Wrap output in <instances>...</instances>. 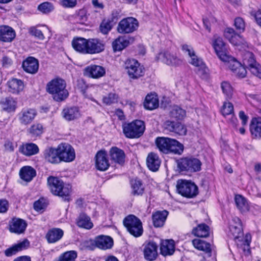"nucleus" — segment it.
Returning a JSON list of instances; mask_svg holds the SVG:
<instances>
[{
	"label": "nucleus",
	"mask_w": 261,
	"mask_h": 261,
	"mask_svg": "<svg viewBox=\"0 0 261 261\" xmlns=\"http://www.w3.org/2000/svg\"><path fill=\"white\" fill-rule=\"evenodd\" d=\"M230 236L236 240L238 247L241 248L244 252L250 253V243L251 237L250 235H246L245 239L241 237L243 236V228L241 220L238 217H234L232 219L229 225Z\"/></svg>",
	"instance_id": "obj_1"
},
{
	"label": "nucleus",
	"mask_w": 261,
	"mask_h": 261,
	"mask_svg": "<svg viewBox=\"0 0 261 261\" xmlns=\"http://www.w3.org/2000/svg\"><path fill=\"white\" fill-rule=\"evenodd\" d=\"M46 91L51 95L53 99L57 102L65 100L69 95L66 89V83L62 79H54L49 82L46 86Z\"/></svg>",
	"instance_id": "obj_2"
},
{
	"label": "nucleus",
	"mask_w": 261,
	"mask_h": 261,
	"mask_svg": "<svg viewBox=\"0 0 261 261\" xmlns=\"http://www.w3.org/2000/svg\"><path fill=\"white\" fill-rule=\"evenodd\" d=\"M159 150L165 154L173 153L180 154L184 150V146L175 139L167 137H157L155 141Z\"/></svg>",
	"instance_id": "obj_3"
},
{
	"label": "nucleus",
	"mask_w": 261,
	"mask_h": 261,
	"mask_svg": "<svg viewBox=\"0 0 261 261\" xmlns=\"http://www.w3.org/2000/svg\"><path fill=\"white\" fill-rule=\"evenodd\" d=\"M47 184L51 192L54 195L62 197L64 201L70 200L71 188L70 185H65L62 180L52 176L48 177Z\"/></svg>",
	"instance_id": "obj_4"
},
{
	"label": "nucleus",
	"mask_w": 261,
	"mask_h": 261,
	"mask_svg": "<svg viewBox=\"0 0 261 261\" xmlns=\"http://www.w3.org/2000/svg\"><path fill=\"white\" fill-rule=\"evenodd\" d=\"M182 49L186 53H188L191 57L190 63L197 67V74L202 79H207L208 69L202 60L195 55L193 48L191 46L185 44L182 45Z\"/></svg>",
	"instance_id": "obj_5"
},
{
	"label": "nucleus",
	"mask_w": 261,
	"mask_h": 261,
	"mask_svg": "<svg viewBox=\"0 0 261 261\" xmlns=\"http://www.w3.org/2000/svg\"><path fill=\"white\" fill-rule=\"evenodd\" d=\"M122 128L126 137L138 138L143 134L145 126L143 121L136 120L130 123H124Z\"/></svg>",
	"instance_id": "obj_6"
},
{
	"label": "nucleus",
	"mask_w": 261,
	"mask_h": 261,
	"mask_svg": "<svg viewBox=\"0 0 261 261\" xmlns=\"http://www.w3.org/2000/svg\"><path fill=\"white\" fill-rule=\"evenodd\" d=\"M124 226L130 234L135 237H140L143 232L141 220L134 215L126 216L123 221Z\"/></svg>",
	"instance_id": "obj_7"
},
{
	"label": "nucleus",
	"mask_w": 261,
	"mask_h": 261,
	"mask_svg": "<svg viewBox=\"0 0 261 261\" xmlns=\"http://www.w3.org/2000/svg\"><path fill=\"white\" fill-rule=\"evenodd\" d=\"M176 187L178 193L187 198H193L198 194L197 186L190 181L178 180Z\"/></svg>",
	"instance_id": "obj_8"
},
{
	"label": "nucleus",
	"mask_w": 261,
	"mask_h": 261,
	"mask_svg": "<svg viewBox=\"0 0 261 261\" xmlns=\"http://www.w3.org/2000/svg\"><path fill=\"white\" fill-rule=\"evenodd\" d=\"M124 68L131 79H138L144 73V68L135 59H127L124 63Z\"/></svg>",
	"instance_id": "obj_9"
},
{
	"label": "nucleus",
	"mask_w": 261,
	"mask_h": 261,
	"mask_svg": "<svg viewBox=\"0 0 261 261\" xmlns=\"http://www.w3.org/2000/svg\"><path fill=\"white\" fill-rule=\"evenodd\" d=\"M178 167L181 171L196 172L201 170V162L195 158H185L179 160Z\"/></svg>",
	"instance_id": "obj_10"
},
{
	"label": "nucleus",
	"mask_w": 261,
	"mask_h": 261,
	"mask_svg": "<svg viewBox=\"0 0 261 261\" xmlns=\"http://www.w3.org/2000/svg\"><path fill=\"white\" fill-rule=\"evenodd\" d=\"M138 20L133 17H127L121 20L117 27V31L122 34L131 33L138 27Z\"/></svg>",
	"instance_id": "obj_11"
},
{
	"label": "nucleus",
	"mask_w": 261,
	"mask_h": 261,
	"mask_svg": "<svg viewBox=\"0 0 261 261\" xmlns=\"http://www.w3.org/2000/svg\"><path fill=\"white\" fill-rule=\"evenodd\" d=\"M60 162L64 161L70 162L75 158V153L73 148L69 144L61 143L58 146Z\"/></svg>",
	"instance_id": "obj_12"
},
{
	"label": "nucleus",
	"mask_w": 261,
	"mask_h": 261,
	"mask_svg": "<svg viewBox=\"0 0 261 261\" xmlns=\"http://www.w3.org/2000/svg\"><path fill=\"white\" fill-rule=\"evenodd\" d=\"M158 60H161L168 65L177 66L182 64V60L178 58L175 54L168 51L160 53L156 56Z\"/></svg>",
	"instance_id": "obj_13"
},
{
	"label": "nucleus",
	"mask_w": 261,
	"mask_h": 261,
	"mask_svg": "<svg viewBox=\"0 0 261 261\" xmlns=\"http://www.w3.org/2000/svg\"><path fill=\"white\" fill-rule=\"evenodd\" d=\"M213 47L218 58L222 61H228L230 56L228 55L225 45L221 37H217L214 43Z\"/></svg>",
	"instance_id": "obj_14"
},
{
	"label": "nucleus",
	"mask_w": 261,
	"mask_h": 261,
	"mask_svg": "<svg viewBox=\"0 0 261 261\" xmlns=\"http://www.w3.org/2000/svg\"><path fill=\"white\" fill-rule=\"evenodd\" d=\"M37 111L32 108H24L18 114V120L20 123L24 125L30 124L37 116Z\"/></svg>",
	"instance_id": "obj_15"
},
{
	"label": "nucleus",
	"mask_w": 261,
	"mask_h": 261,
	"mask_svg": "<svg viewBox=\"0 0 261 261\" xmlns=\"http://www.w3.org/2000/svg\"><path fill=\"white\" fill-rule=\"evenodd\" d=\"M27 226L26 221L18 218L14 217L9 222V229L12 233H22L25 230Z\"/></svg>",
	"instance_id": "obj_16"
},
{
	"label": "nucleus",
	"mask_w": 261,
	"mask_h": 261,
	"mask_svg": "<svg viewBox=\"0 0 261 261\" xmlns=\"http://www.w3.org/2000/svg\"><path fill=\"white\" fill-rule=\"evenodd\" d=\"M88 54H98L105 49V43L98 38L88 39Z\"/></svg>",
	"instance_id": "obj_17"
},
{
	"label": "nucleus",
	"mask_w": 261,
	"mask_h": 261,
	"mask_svg": "<svg viewBox=\"0 0 261 261\" xmlns=\"http://www.w3.org/2000/svg\"><path fill=\"white\" fill-rule=\"evenodd\" d=\"M164 128L167 131L174 133L179 135H185L187 128L185 126L179 122L167 120L164 124Z\"/></svg>",
	"instance_id": "obj_18"
},
{
	"label": "nucleus",
	"mask_w": 261,
	"mask_h": 261,
	"mask_svg": "<svg viewBox=\"0 0 261 261\" xmlns=\"http://www.w3.org/2000/svg\"><path fill=\"white\" fill-rule=\"evenodd\" d=\"M158 246L155 242H149L144 244L143 253L145 259L154 260L158 257Z\"/></svg>",
	"instance_id": "obj_19"
},
{
	"label": "nucleus",
	"mask_w": 261,
	"mask_h": 261,
	"mask_svg": "<svg viewBox=\"0 0 261 261\" xmlns=\"http://www.w3.org/2000/svg\"><path fill=\"white\" fill-rule=\"evenodd\" d=\"M95 166L100 171H106L110 166L107 154L105 150H100L95 155Z\"/></svg>",
	"instance_id": "obj_20"
},
{
	"label": "nucleus",
	"mask_w": 261,
	"mask_h": 261,
	"mask_svg": "<svg viewBox=\"0 0 261 261\" xmlns=\"http://www.w3.org/2000/svg\"><path fill=\"white\" fill-rule=\"evenodd\" d=\"M6 85L8 92L14 94H19L23 91L24 87L23 82L16 78L9 79Z\"/></svg>",
	"instance_id": "obj_21"
},
{
	"label": "nucleus",
	"mask_w": 261,
	"mask_h": 261,
	"mask_svg": "<svg viewBox=\"0 0 261 261\" xmlns=\"http://www.w3.org/2000/svg\"><path fill=\"white\" fill-rule=\"evenodd\" d=\"M64 235V231L59 228H53L48 230L45 238L49 244H54L60 240Z\"/></svg>",
	"instance_id": "obj_22"
},
{
	"label": "nucleus",
	"mask_w": 261,
	"mask_h": 261,
	"mask_svg": "<svg viewBox=\"0 0 261 261\" xmlns=\"http://www.w3.org/2000/svg\"><path fill=\"white\" fill-rule=\"evenodd\" d=\"M85 74L89 77L98 79L103 76L106 73L105 69L100 66L92 65L85 68Z\"/></svg>",
	"instance_id": "obj_23"
},
{
	"label": "nucleus",
	"mask_w": 261,
	"mask_h": 261,
	"mask_svg": "<svg viewBox=\"0 0 261 261\" xmlns=\"http://www.w3.org/2000/svg\"><path fill=\"white\" fill-rule=\"evenodd\" d=\"M88 39L82 37L74 38L72 41L74 50L83 54H88Z\"/></svg>",
	"instance_id": "obj_24"
},
{
	"label": "nucleus",
	"mask_w": 261,
	"mask_h": 261,
	"mask_svg": "<svg viewBox=\"0 0 261 261\" xmlns=\"http://www.w3.org/2000/svg\"><path fill=\"white\" fill-rule=\"evenodd\" d=\"M22 67L28 73L34 74L38 70L39 63L34 57H29L22 63Z\"/></svg>",
	"instance_id": "obj_25"
},
{
	"label": "nucleus",
	"mask_w": 261,
	"mask_h": 261,
	"mask_svg": "<svg viewBox=\"0 0 261 261\" xmlns=\"http://www.w3.org/2000/svg\"><path fill=\"white\" fill-rule=\"evenodd\" d=\"M29 241L25 239L7 249L4 252L5 255L7 257L12 256L16 254L18 252L27 249L29 246Z\"/></svg>",
	"instance_id": "obj_26"
},
{
	"label": "nucleus",
	"mask_w": 261,
	"mask_h": 261,
	"mask_svg": "<svg viewBox=\"0 0 261 261\" xmlns=\"http://www.w3.org/2000/svg\"><path fill=\"white\" fill-rule=\"evenodd\" d=\"M94 242L97 247L102 250L110 249L113 245V239L110 237L106 236L97 237Z\"/></svg>",
	"instance_id": "obj_27"
},
{
	"label": "nucleus",
	"mask_w": 261,
	"mask_h": 261,
	"mask_svg": "<svg viewBox=\"0 0 261 261\" xmlns=\"http://www.w3.org/2000/svg\"><path fill=\"white\" fill-rule=\"evenodd\" d=\"M175 242L173 240L163 241L160 245L161 254L164 256L172 255L175 252Z\"/></svg>",
	"instance_id": "obj_28"
},
{
	"label": "nucleus",
	"mask_w": 261,
	"mask_h": 261,
	"mask_svg": "<svg viewBox=\"0 0 261 261\" xmlns=\"http://www.w3.org/2000/svg\"><path fill=\"white\" fill-rule=\"evenodd\" d=\"M15 37L14 30L7 25L0 27V40L3 42H11Z\"/></svg>",
	"instance_id": "obj_29"
},
{
	"label": "nucleus",
	"mask_w": 261,
	"mask_h": 261,
	"mask_svg": "<svg viewBox=\"0 0 261 261\" xmlns=\"http://www.w3.org/2000/svg\"><path fill=\"white\" fill-rule=\"evenodd\" d=\"M43 155L45 159L48 162L53 164L60 163L58 147L57 148H46L44 151Z\"/></svg>",
	"instance_id": "obj_30"
},
{
	"label": "nucleus",
	"mask_w": 261,
	"mask_h": 261,
	"mask_svg": "<svg viewBox=\"0 0 261 261\" xmlns=\"http://www.w3.org/2000/svg\"><path fill=\"white\" fill-rule=\"evenodd\" d=\"M111 159L115 163L122 165L125 161V153L123 150L117 147H113L110 150Z\"/></svg>",
	"instance_id": "obj_31"
},
{
	"label": "nucleus",
	"mask_w": 261,
	"mask_h": 261,
	"mask_svg": "<svg viewBox=\"0 0 261 261\" xmlns=\"http://www.w3.org/2000/svg\"><path fill=\"white\" fill-rule=\"evenodd\" d=\"M62 115L67 121L74 120L81 116L79 110L76 107L64 108L62 112Z\"/></svg>",
	"instance_id": "obj_32"
},
{
	"label": "nucleus",
	"mask_w": 261,
	"mask_h": 261,
	"mask_svg": "<svg viewBox=\"0 0 261 261\" xmlns=\"http://www.w3.org/2000/svg\"><path fill=\"white\" fill-rule=\"evenodd\" d=\"M250 130L253 138L261 137V118H253L250 125Z\"/></svg>",
	"instance_id": "obj_33"
},
{
	"label": "nucleus",
	"mask_w": 261,
	"mask_h": 261,
	"mask_svg": "<svg viewBox=\"0 0 261 261\" xmlns=\"http://www.w3.org/2000/svg\"><path fill=\"white\" fill-rule=\"evenodd\" d=\"M146 164L150 170L156 171L158 170L160 166L161 160L156 154L151 152L147 156Z\"/></svg>",
	"instance_id": "obj_34"
},
{
	"label": "nucleus",
	"mask_w": 261,
	"mask_h": 261,
	"mask_svg": "<svg viewBox=\"0 0 261 261\" xmlns=\"http://www.w3.org/2000/svg\"><path fill=\"white\" fill-rule=\"evenodd\" d=\"M168 212L166 211H157L152 216L153 225L155 227H160L164 225L167 219Z\"/></svg>",
	"instance_id": "obj_35"
},
{
	"label": "nucleus",
	"mask_w": 261,
	"mask_h": 261,
	"mask_svg": "<svg viewBox=\"0 0 261 261\" xmlns=\"http://www.w3.org/2000/svg\"><path fill=\"white\" fill-rule=\"evenodd\" d=\"M36 175L35 170L31 166H24L19 171L20 178L27 182L31 181Z\"/></svg>",
	"instance_id": "obj_36"
},
{
	"label": "nucleus",
	"mask_w": 261,
	"mask_h": 261,
	"mask_svg": "<svg viewBox=\"0 0 261 261\" xmlns=\"http://www.w3.org/2000/svg\"><path fill=\"white\" fill-rule=\"evenodd\" d=\"M0 104L4 111L9 113L15 111L17 101L13 97L9 96L2 99Z\"/></svg>",
	"instance_id": "obj_37"
},
{
	"label": "nucleus",
	"mask_w": 261,
	"mask_h": 261,
	"mask_svg": "<svg viewBox=\"0 0 261 261\" xmlns=\"http://www.w3.org/2000/svg\"><path fill=\"white\" fill-rule=\"evenodd\" d=\"M159 99L155 94H147L144 102V108L149 110H152L159 107Z\"/></svg>",
	"instance_id": "obj_38"
},
{
	"label": "nucleus",
	"mask_w": 261,
	"mask_h": 261,
	"mask_svg": "<svg viewBox=\"0 0 261 261\" xmlns=\"http://www.w3.org/2000/svg\"><path fill=\"white\" fill-rule=\"evenodd\" d=\"M76 224L79 227L87 229H90L93 226L90 218L85 213L80 214L77 218Z\"/></svg>",
	"instance_id": "obj_39"
},
{
	"label": "nucleus",
	"mask_w": 261,
	"mask_h": 261,
	"mask_svg": "<svg viewBox=\"0 0 261 261\" xmlns=\"http://www.w3.org/2000/svg\"><path fill=\"white\" fill-rule=\"evenodd\" d=\"M192 234L198 237H207L210 235V227L204 223L200 224L193 229Z\"/></svg>",
	"instance_id": "obj_40"
},
{
	"label": "nucleus",
	"mask_w": 261,
	"mask_h": 261,
	"mask_svg": "<svg viewBox=\"0 0 261 261\" xmlns=\"http://www.w3.org/2000/svg\"><path fill=\"white\" fill-rule=\"evenodd\" d=\"M192 244L195 248L204 251L208 254V256H211L212 249L210 243L200 239H195L192 241Z\"/></svg>",
	"instance_id": "obj_41"
},
{
	"label": "nucleus",
	"mask_w": 261,
	"mask_h": 261,
	"mask_svg": "<svg viewBox=\"0 0 261 261\" xmlns=\"http://www.w3.org/2000/svg\"><path fill=\"white\" fill-rule=\"evenodd\" d=\"M132 193L134 196H141L144 192V187L141 180L133 179L131 181Z\"/></svg>",
	"instance_id": "obj_42"
},
{
	"label": "nucleus",
	"mask_w": 261,
	"mask_h": 261,
	"mask_svg": "<svg viewBox=\"0 0 261 261\" xmlns=\"http://www.w3.org/2000/svg\"><path fill=\"white\" fill-rule=\"evenodd\" d=\"M169 116L173 119L182 120L186 116V112L177 106H173L171 108Z\"/></svg>",
	"instance_id": "obj_43"
},
{
	"label": "nucleus",
	"mask_w": 261,
	"mask_h": 261,
	"mask_svg": "<svg viewBox=\"0 0 261 261\" xmlns=\"http://www.w3.org/2000/svg\"><path fill=\"white\" fill-rule=\"evenodd\" d=\"M20 151L27 156H31L37 153L39 151L38 146L34 143L27 144L21 146Z\"/></svg>",
	"instance_id": "obj_44"
},
{
	"label": "nucleus",
	"mask_w": 261,
	"mask_h": 261,
	"mask_svg": "<svg viewBox=\"0 0 261 261\" xmlns=\"http://www.w3.org/2000/svg\"><path fill=\"white\" fill-rule=\"evenodd\" d=\"M129 41L124 37H118L112 43V47L114 51H120L128 46Z\"/></svg>",
	"instance_id": "obj_45"
},
{
	"label": "nucleus",
	"mask_w": 261,
	"mask_h": 261,
	"mask_svg": "<svg viewBox=\"0 0 261 261\" xmlns=\"http://www.w3.org/2000/svg\"><path fill=\"white\" fill-rule=\"evenodd\" d=\"M235 202L238 208L241 212H246L249 210V205L246 199L241 195L235 196Z\"/></svg>",
	"instance_id": "obj_46"
},
{
	"label": "nucleus",
	"mask_w": 261,
	"mask_h": 261,
	"mask_svg": "<svg viewBox=\"0 0 261 261\" xmlns=\"http://www.w3.org/2000/svg\"><path fill=\"white\" fill-rule=\"evenodd\" d=\"M113 19H104L101 22L99 26V30L103 35L108 34L112 30L113 24Z\"/></svg>",
	"instance_id": "obj_47"
},
{
	"label": "nucleus",
	"mask_w": 261,
	"mask_h": 261,
	"mask_svg": "<svg viewBox=\"0 0 261 261\" xmlns=\"http://www.w3.org/2000/svg\"><path fill=\"white\" fill-rule=\"evenodd\" d=\"M244 64L248 66L250 71L252 67H254L258 64L255 59L254 55L251 52H248L245 54L244 59Z\"/></svg>",
	"instance_id": "obj_48"
},
{
	"label": "nucleus",
	"mask_w": 261,
	"mask_h": 261,
	"mask_svg": "<svg viewBox=\"0 0 261 261\" xmlns=\"http://www.w3.org/2000/svg\"><path fill=\"white\" fill-rule=\"evenodd\" d=\"M77 257V253L75 251L71 250L62 253L59 256V261H74Z\"/></svg>",
	"instance_id": "obj_49"
},
{
	"label": "nucleus",
	"mask_w": 261,
	"mask_h": 261,
	"mask_svg": "<svg viewBox=\"0 0 261 261\" xmlns=\"http://www.w3.org/2000/svg\"><path fill=\"white\" fill-rule=\"evenodd\" d=\"M28 132L33 136H38L43 133V127L40 123H35L31 125Z\"/></svg>",
	"instance_id": "obj_50"
},
{
	"label": "nucleus",
	"mask_w": 261,
	"mask_h": 261,
	"mask_svg": "<svg viewBox=\"0 0 261 261\" xmlns=\"http://www.w3.org/2000/svg\"><path fill=\"white\" fill-rule=\"evenodd\" d=\"M75 18L79 23L81 24H84L88 19L87 10L84 8L79 10L76 12Z\"/></svg>",
	"instance_id": "obj_51"
},
{
	"label": "nucleus",
	"mask_w": 261,
	"mask_h": 261,
	"mask_svg": "<svg viewBox=\"0 0 261 261\" xmlns=\"http://www.w3.org/2000/svg\"><path fill=\"white\" fill-rule=\"evenodd\" d=\"M221 114L224 116L233 113V106L229 102H224L221 110Z\"/></svg>",
	"instance_id": "obj_52"
},
{
	"label": "nucleus",
	"mask_w": 261,
	"mask_h": 261,
	"mask_svg": "<svg viewBox=\"0 0 261 261\" xmlns=\"http://www.w3.org/2000/svg\"><path fill=\"white\" fill-rule=\"evenodd\" d=\"M118 97V95L116 93H110L109 94L103 97L102 100L103 103L107 105H110L112 103L117 102Z\"/></svg>",
	"instance_id": "obj_53"
},
{
	"label": "nucleus",
	"mask_w": 261,
	"mask_h": 261,
	"mask_svg": "<svg viewBox=\"0 0 261 261\" xmlns=\"http://www.w3.org/2000/svg\"><path fill=\"white\" fill-rule=\"evenodd\" d=\"M221 89L227 98H231L233 93V89L229 83L223 82L221 83Z\"/></svg>",
	"instance_id": "obj_54"
},
{
	"label": "nucleus",
	"mask_w": 261,
	"mask_h": 261,
	"mask_svg": "<svg viewBox=\"0 0 261 261\" xmlns=\"http://www.w3.org/2000/svg\"><path fill=\"white\" fill-rule=\"evenodd\" d=\"M38 9L43 13H48L53 10L54 7L50 3L44 2L39 5Z\"/></svg>",
	"instance_id": "obj_55"
},
{
	"label": "nucleus",
	"mask_w": 261,
	"mask_h": 261,
	"mask_svg": "<svg viewBox=\"0 0 261 261\" xmlns=\"http://www.w3.org/2000/svg\"><path fill=\"white\" fill-rule=\"evenodd\" d=\"M234 26L237 30L240 33L244 32L245 28V23L244 20L241 17H237L234 20Z\"/></svg>",
	"instance_id": "obj_56"
},
{
	"label": "nucleus",
	"mask_w": 261,
	"mask_h": 261,
	"mask_svg": "<svg viewBox=\"0 0 261 261\" xmlns=\"http://www.w3.org/2000/svg\"><path fill=\"white\" fill-rule=\"evenodd\" d=\"M228 62V66L229 68L234 73L238 69V66H240V63L236 60L233 59L231 56L228 61L225 62Z\"/></svg>",
	"instance_id": "obj_57"
},
{
	"label": "nucleus",
	"mask_w": 261,
	"mask_h": 261,
	"mask_svg": "<svg viewBox=\"0 0 261 261\" xmlns=\"http://www.w3.org/2000/svg\"><path fill=\"white\" fill-rule=\"evenodd\" d=\"M224 35L226 38L229 40L230 38L233 37H239V35L237 34L234 30L232 28H226L224 32Z\"/></svg>",
	"instance_id": "obj_58"
},
{
	"label": "nucleus",
	"mask_w": 261,
	"mask_h": 261,
	"mask_svg": "<svg viewBox=\"0 0 261 261\" xmlns=\"http://www.w3.org/2000/svg\"><path fill=\"white\" fill-rule=\"evenodd\" d=\"M234 74L239 78H244L246 75L247 71L246 68L240 63V66H238L237 70L234 72Z\"/></svg>",
	"instance_id": "obj_59"
},
{
	"label": "nucleus",
	"mask_w": 261,
	"mask_h": 261,
	"mask_svg": "<svg viewBox=\"0 0 261 261\" xmlns=\"http://www.w3.org/2000/svg\"><path fill=\"white\" fill-rule=\"evenodd\" d=\"M30 33L32 36H35L40 40H43L44 38L42 32L40 30L35 28H31L30 29Z\"/></svg>",
	"instance_id": "obj_60"
},
{
	"label": "nucleus",
	"mask_w": 261,
	"mask_h": 261,
	"mask_svg": "<svg viewBox=\"0 0 261 261\" xmlns=\"http://www.w3.org/2000/svg\"><path fill=\"white\" fill-rule=\"evenodd\" d=\"M61 5L65 8H73L77 4V0H60Z\"/></svg>",
	"instance_id": "obj_61"
},
{
	"label": "nucleus",
	"mask_w": 261,
	"mask_h": 261,
	"mask_svg": "<svg viewBox=\"0 0 261 261\" xmlns=\"http://www.w3.org/2000/svg\"><path fill=\"white\" fill-rule=\"evenodd\" d=\"M45 207L46 204L43 199H39L34 203V208L38 212L44 209Z\"/></svg>",
	"instance_id": "obj_62"
},
{
	"label": "nucleus",
	"mask_w": 261,
	"mask_h": 261,
	"mask_svg": "<svg viewBox=\"0 0 261 261\" xmlns=\"http://www.w3.org/2000/svg\"><path fill=\"white\" fill-rule=\"evenodd\" d=\"M9 207V203L6 199H0V213H5Z\"/></svg>",
	"instance_id": "obj_63"
},
{
	"label": "nucleus",
	"mask_w": 261,
	"mask_h": 261,
	"mask_svg": "<svg viewBox=\"0 0 261 261\" xmlns=\"http://www.w3.org/2000/svg\"><path fill=\"white\" fill-rule=\"evenodd\" d=\"M250 72L254 75L261 79V65L257 64L254 67H252Z\"/></svg>",
	"instance_id": "obj_64"
}]
</instances>
